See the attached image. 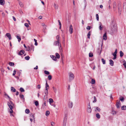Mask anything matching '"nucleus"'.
Instances as JSON below:
<instances>
[{"instance_id":"15","label":"nucleus","mask_w":126,"mask_h":126,"mask_svg":"<svg viewBox=\"0 0 126 126\" xmlns=\"http://www.w3.org/2000/svg\"><path fill=\"white\" fill-rule=\"evenodd\" d=\"M110 64L111 66H113V65L114 62L111 59H110L109 61Z\"/></svg>"},{"instance_id":"50","label":"nucleus","mask_w":126,"mask_h":126,"mask_svg":"<svg viewBox=\"0 0 126 126\" xmlns=\"http://www.w3.org/2000/svg\"><path fill=\"white\" fill-rule=\"evenodd\" d=\"M120 100L121 101L123 102L124 100V98L123 97H122L120 98Z\"/></svg>"},{"instance_id":"42","label":"nucleus","mask_w":126,"mask_h":126,"mask_svg":"<svg viewBox=\"0 0 126 126\" xmlns=\"http://www.w3.org/2000/svg\"><path fill=\"white\" fill-rule=\"evenodd\" d=\"M93 56V53H90L89 54V56L90 57H92Z\"/></svg>"},{"instance_id":"38","label":"nucleus","mask_w":126,"mask_h":126,"mask_svg":"<svg viewBox=\"0 0 126 126\" xmlns=\"http://www.w3.org/2000/svg\"><path fill=\"white\" fill-rule=\"evenodd\" d=\"M91 81H92L91 82V83L92 84H94L95 83V81L94 79H92Z\"/></svg>"},{"instance_id":"14","label":"nucleus","mask_w":126,"mask_h":126,"mask_svg":"<svg viewBox=\"0 0 126 126\" xmlns=\"http://www.w3.org/2000/svg\"><path fill=\"white\" fill-rule=\"evenodd\" d=\"M50 56L53 60L55 61H56L57 60V59L56 57L54 56L53 55H51Z\"/></svg>"},{"instance_id":"11","label":"nucleus","mask_w":126,"mask_h":126,"mask_svg":"<svg viewBox=\"0 0 126 126\" xmlns=\"http://www.w3.org/2000/svg\"><path fill=\"white\" fill-rule=\"evenodd\" d=\"M6 35L8 37L9 40H11V34L9 33H6Z\"/></svg>"},{"instance_id":"63","label":"nucleus","mask_w":126,"mask_h":126,"mask_svg":"<svg viewBox=\"0 0 126 126\" xmlns=\"http://www.w3.org/2000/svg\"><path fill=\"white\" fill-rule=\"evenodd\" d=\"M54 124V122H52L51 123V124L52 126H53V124Z\"/></svg>"},{"instance_id":"51","label":"nucleus","mask_w":126,"mask_h":126,"mask_svg":"<svg viewBox=\"0 0 126 126\" xmlns=\"http://www.w3.org/2000/svg\"><path fill=\"white\" fill-rule=\"evenodd\" d=\"M91 28V27L90 26H88L86 28V29L88 30H90Z\"/></svg>"},{"instance_id":"3","label":"nucleus","mask_w":126,"mask_h":126,"mask_svg":"<svg viewBox=\"0 0 126 126\" xmlns=\"http://www.w3.org/2000/svg\"><path fill=\"white\" fill-rule=\"evenodd\" d=\"M49 86L47 83V82L46 81L45 85V94L46 96H47L48 94V89H49Z\"/></svg>"},{"instance_id":"61","label":"nucleus","mask_w":126,"mask_h":126,"mask_svg":"<svg viewBox=\"0 0 126 126\" xmlns=\"http://www.w3.org/2000/svg\"><path fill=\"white\" fill-rule=\"evenodd\" d=\"M123 65L125 66V67L126 68V63H123Z\"/></svg>"},{"instance_id":"30","label":"nucleus","mask_w":126,"mask_h":126,"mask_svg":"<svg viewBox=\"0 0 126 126\" xmlns=\"http://www.w3.org/2000/svg\"><path fill=\"white\" fill-rule=\"evenodd\" d=\"M49 102L50 104H51L53 102V100L52 98H49Z\"/></svg>"},{"instance_id":"49","label":"nucleus","mask_w":126,"mask_h":126,"mask_svg":"<svg viewBox=\"0 0 126 126\" xmlns=\"http://www.w3.org/2000/svg\"><path fill=\"white\" fill-rule=\"evenodd\" d=\"M54 7L55 9H57L58 8V6L57 5H56L55 4H54Z\"/></svg>"},{"instance_id":"56","label":"nucleus","mask_w":126,"mask_h":126,"mask_svg":"<svg viewBox=\"0 0 126 126\" xmlns=\"http://www.w3.org/2000/svg\"><path fill=\"white\" fill-rule=\"evenodd\" d=\"M37 87L38 89H40L41 88L40 85H38L37 86Z\"/></svg>"},{"instance_id":"40","label":"nucleus","mask_w":126,"mask_h":126,"mask_svg":"<svg viewBox=\"0 0 126 126\" xmlns=\"http://www.w3.org/2000/svg\"><path fill=\"white\" fill-rule=\"evenodd\" d=\"M48 78L49 80H50L52 78V76L51 75H49L48 76Z\"/></svg>"},{"instance_id":"62","label":"nucleus","mask_w":126,"mask_h":126,"mask_svg":"<svg viewBox=\"0 0 126 126\" xmlns=\"http://www.w3.org/2000/svg\"><path fill=\"white\" fill-rule=\"evenodd\" d=\"M42 16H40L39 17V18L40 19H41L42 18Z\"/></svg>"},{"instance_id":"20","label":"nucleus","mask_w":126,"mask_h":126,"mask_svg":"<svg viewBox=\"0 0 126 126\" xmlns=\"http://www.w3.org/2000/svg\"><path fill=\"white\" fill-rule=\"evenodd\" d=\"M11 91L12 92H16V90L14 87H12L11 88Z\"/></svg>"},{"instance_id":"43","label":"nucleus","mask_w":126,"mask_h":126,"mask_svg":"<svg viewBox=\"0 0 126 126\" xmlns=\"http://www.w3.org/2000/svg\"><path fill=\"white\" fill-rule=\"evenodd\" d=\"M19 5L21 7H22L23 6V5L22 3L21 2H20L19 3Z\"/></svg>"},{"instance_id":"5","label":"nucleus","mask_w":126,"mask_h":126,"mask_svg":"<svg viewBox=\"0 0 126 126\" xmlns=\"http://www.w3.org/2000/svg\"><path fill=\"white\" fill-rule=\"evenodd\" d=\"M118 12L120 15L121 14V12L122 10V7L121 5L119 4L118 5Z\"/></svg>"},{"instance_id":"57","label":"nucleus","mask_w":126,"mask_h":126,"mask_svg":"<svg viewBox=\"0 0 126 126\" xmlns=\"http://www.w3.org/2000/svg\"><path fill=\"white\" fill-rule=\"evenodd\" d=\"M114 56V57L113 58V60H114L116 58H117V56Z\"/></svg>"},{"instance_id":"36","label":"nucleus","mask_w":126,"mask_h":126,"mask_svg":"<svg viewBox=\"0 0 126 126\" xmlns=\"http://www.w3.org/2000/svg\"><path fill=\"white\" fill-rule=\"evenodd\" d=\"M30 58V57H29V56H28L26 57H25V59L27 60H29Z\"/></svg>"},{"instance_id":"53","label":"nucleus","mask_w":126,"mask_h":126,"mask_svg":"<svg viewBox=\"0 0 126 126\" xmlns=\"http://www.w3.org/2000/svg\"><path fill=\"white\" fill-rule=\"evenodd\" d=\"M94 100L93 101V102H95L96 101V97L95 96L94 97Z\"/></svg>"},{"instance_id":"44","label":"nucleus","mask_w":126,"mask_h":126,"mask_svg":"<svg viewBox=\"0 0 126 126\" xmlns=\"http://www.w3.org/2000/svg\"><path fill=\"white\" fill-rule=\"evenodd\" d=\"M56 39L57 40V41H60V37L59 35H57V36Z\"/></svg>"},{"instance_id":"26","label":"nucleus","mask_w":126,"mask_h":126,"mask_svg":"<svg viewBox=\"0 0 126 126\" xmlns=\"http://www.w3.org/2000/svg\"><path fill=\"white\" fill-rule=\"evenodd\" d=\"M102 24L101 22H99V28L100 30H101L102 29V27H101Z\"/></svg>"},{"instance_id":"59","label":"nucleus","mask_w":126,"mask_h":126,"mask_svg":"<svg viewBox=\"0 0 126 126\" xmlns=\"http://www.w3.org/2000/svg\"><path fill=\"white\" fill-rule=\"evenodd\" d=\"M38 68V66L37 65L36 66V67L34 68V69H37Z\"/></svg>"},{"instance_id":"54","label":"nucleus","mask_w":126,"mask_h":126,"mask_svg":"<svg viewBox=\"0 0 126 126\" xmlns=\"http://www.w3.org/2000/svg\"><path fill=\"white\" fill-rule=\"evenodd\" d=\"M34 47L33 46H31V47L30 48V50H34Z\"/></svg>"},{"instance_id":"1","label":"nucleus","mask_w":126,"mask_h":126,"mask_svg":"<svg viewBox=\"0 0 126 126\" xmlns=\"http://www.w3.org/2000/svg\"><path fill=\"white\" fill-rule=\"evenodd\" d=\"M110 29L112 32H115L117 30V26L116 22L112 20L110 23Z\"/></svg>"},{"instance_id":"27","label":"nucleus","mask_w":126,"mask_h":126,"mask_svg":"<svg viewBox=\"0 0 126 126\" xmlns=\"http://www.w3.org/2000/svg\"><path fill=\"white\" fill-rule=\"evenodd\" d=\"M121 109L122 110H125L126 109V106L124 105L121 107Z\"/></svg>"},{"instance_id":"6","label":"nucleus","mask_w":126,"mask_h":126,"mask_svg":"<svg viewBox=\"0 0 126 126\" xmlns=\"http://www.w3.org/2000/svg\"><path fill=\"white\" fill-rule=\"evenodd\" d=\"M67 120V118L66 116L65 117H64V120L63 121V126H66V124Z\"/></svg>"},{"instance_id":"4","label":"nucleus","mask_w":126,"mask_h":126,"mask_svg":"<svg viewBox=\"0 0 126 126\" xmlns=\"http://www.w3.org/2000/svg\"><path fill=\"white\" fill-rule=\"evenodd\" d=\"M69 81H70L71 80L73 79L74 78V74L71 72L69 73Z\"/></svg>"},{"instance_id":"9","label":"nucleus","mask_w":126,"mask_h":126,"mask_svg":"<svg viewBox=\"0 0 126 126\" xmlns=\"http://www.w3.org/2000/svg\"><path fill=\"white\" fill-rule=\"evenodd\" d=\"M116 106L117 108H118L120 107L121 106V103L120 101H119L116 103Z\"/></svg>"},{"instance_id":"22","label":"nucleus","mask_w":126,"mask_h":126,"mask_svg":"<svg viewBox=\"0 0 126 126\" xmlns=\"http://www.w3.org/2000/svg\"><path fill=\"white\" fill-rule=\"evenodd\" d=\"M117 53V49H116L115 50V51L114 52V53L112 55L113 56H117L116 54Z\"/></svg>"},{"instance_id":"41","label":"nucleus","mask_w":126,"mask_h":126,"mask_svg":"<svg viewBox=\"0 0 126 126\" xmlns=\"http://www.w3.org/2000/svg\"><path fill=\"white\" fill-rule=\"evenodd\" d=\"M20 91L21 92H24L25 91V90L23 88L21 87L20 88Z\"/></svg>"},{"instance_id":"35","label":"nucleus","mask_w":126,"mask_h":126,"mask_svg":"<svg viewBox=\"0 0 126 126\" xmlns=\"http://www.w3.org/2000/svg\"><path fill=\"white\" fill-rule=\"evenodd\" d=\"M58 46L59 49L60 50V51H62V48L61 46V44H60L59 45V46Z\"/></svg>"},{"instance_id":"58","label":"nucleus","mask_w":126,"mask_h":126,"mask_svg":"<svg viewBox=\"0 0 126 126\" xmlns=\"http://www.w3.org/2000/svg\"><path fill=\"white\" fill-rule=\"evenodd\" d=\"M13 20L14 21H16V19L15 18V17H14V16H13Z\"/></svg>"},{"instance_id":"19","label":"nucleus","mask_w":126,"mask_h":126,"mask_svg":"<svg viewBox=\"0 0 126 126\" xmlns=\"http://www.w3.org/2000/svg\"><path fill=\"white\" fill-rule=\"evenodd\" d=\"M116 7V3L115 2H114L113 4V8L115 10Z\"/></svg>"},{"instance_id":"13","label":"nucleus","mask_w":126,"mask_h":126,"mask_svg":"<svg viewBox=\"0 0 126 126\" xmlns=\"http://www.w3.org/2000/svg\"><path fill=\"white\" fill-rule=\"evenodd\" d=\"M73 106V103L72 102H69L68 103V106L69 108H71Z\"/></svg>"},{"instance_id":"48","label":"nucleus","mask_w":126,"mask_h":126,"mask_svg":"<svg viewBox=\"0 0 126 126\" xmlns=\"http://www.w3.org/2000/svg\"><path fill=\"white\" fill-rule=\"evenodd\" d=\"M96 19L98 21H99V16H98V14H96Z\"/></svg>"},{"instance_id":"2","label":"nucleus","mask_w":126,"mask_h":126,"mask_svg":"<svg viewBox=\"0 0 126 126\" xmlns=\"http://www.w3.org/2000/svg\"><path fill=\"white\" fill-rule=\"evenodd\" d=\"M7 104L11 110L10 111V112L11 114L13 112L12 109L13 106H14V104L12 101H10V102H8Z\"/></svg>"},{"instance_id":"29","label":"nucleus","mask_w":126,"mask_h":126,"mask_svg":"<svg viewBox=\"0 0 126 126\" xmlns=\"http://www.w3.org/2000/svg\"><path fill=\"white\" fill-rule=\"evenodd\" d=\"M25 112L27 114H28L30 112V110L29 109H27L25 110Z\"/></svg>"},{"instance_id":"12","label":"nucleus","mask_w":126,"mask_h":126,"mask_svg":"<svg viewBox=\"0 0 126 126\" xmlns=\"http://www.w3.org/2000/svg\"><path fill=\"white\" fill-rule=\"evenodd\" d=\"M103 39L104 40H106L107 39V33L106 32L105 33L103 36Z\"/></svg>"},{"instance_id":"17","label":"nucleus","mask_w":126,"mask_h":126,"mask_svg":"<svg viewBox=\"0 0 126 126\" xmlns=\"http://www.w3.org/2000/svg\"><path fill=\"white\" fill-rule=\"evenodd\" d=\"M87 111L88 112L91 113V112L92 110L91 109L90 106V107H88Z\"/></svg>"},{"instance_id":"55","label":"nucleus","mask_w":126,"mask_h":126,"mask_svg":"<svg viewBox=\"0 0 126 126\" xmlns=\"http://www.w3.org/2000/svg\"><path fill=\"white\" fill-rule=\"evenodd\" d=\"M25 26L27 27H29V25L27 23H25Z\"/></svg>"},{"instance_id":"46","label":"nucleus","mask_w":126,"mask_h":126,"mask_svg":"<svg viewBox=\"0 0 126 126\" xmlns=\"http://www.w3.org/2000/svg\"><path fill=\"white\" fill-rule=\"evenodd\" d=\"M53 89L54 92H55L56 93V88L54 87H53Z\"/></svg>"},{"instance_id":"39","label":"nucleus","mask_w":126,"mask_h":126,"mask_svg":"<svg viewBox=\"0 0 126 126\" xmlns=\"http://www.w3.org/2000/svg\"><path fill=\"white\" fill-rule=\"evenodd\" d=\"M44 73L45 74L47 75H49V72L48 71L46 70L45 71Z\"/></svg>"},{"instance_id":"31","label":"nucleus","mask_w":126,"mask_h":126,"mask_svg":"<svg viewBox=\"0 0 126 126\" xmlns=\"http://www.w3.org/2000/svg\"><path fill=\"white\" fill-rule=\"evenodd\" d=\"M9 65L11 66H13L14 65V63L12 62H10L9 63Z\"/></svg>"},{"instance_id":"52","label":"nucleus","mask_w":126,"mask_h":126,"mask_svg":"<svg viewBox=\"0 0 126 126\" xmlns=\"http://www.w3.org/2000/svg\"><path fill=\"white\" fill-rule=\"evenodd\" d=\"M16 70H14L13 71V76H14L15 75V74H16Z\"/></svg>"},{"instance_id":"21","label":"nucleus","mask_w":126,"mask_h":126,"mask_svg":"<svg viewBox=\"0 0 126 126\" xmlns=\"http://www.w3.org/2000/svg\"><path fill=\"white\" fill-rule=\"evenodd\" d=\"M56 55V58H57L58 59H59L60 58V56L59 54L58 53H56L55 54Z\"/></svg>"},{"instance_id":"24","label":"nucleus","mask_w":126,"mask_h":126,"mask_svg":"<svg viewBox=\"0 0 126 126\" xmlns=\"http://www.w3.org/2000/svg\"><path fill=\"white\" fill-rule=\"evenodd\" d=\"M120 56L121 57H122L124 55V53L122 51H120Z\"/></svg>"},{"instance_id":"34","label":"nucleus","mask_w":126,"mask_h":126,"mask_svg":"<svg viewBox=\"0 0 126 126\" xmlns=\"http://www.w3.org/2000/svg\"><path fill=\"white\" fill-rule=\"evenodd\" d=\"M102 62L103 64H105L106 63L105 60L103 58L101 59Z\"/></svg>"},{"instance_id":"10","label":"nucleus","mask_w":126,"mask_h":126,"mask_svg":"<svg viewBox=\"0 0 126 126\" xmlns=\"http://www.w3.org/2000/svg\"><path fill=\"white\" fill-rule=\"evenodd\" d=\"M25 52V51L24 50H22L18 52V54L19 55H21L24 54Z\"/></svg>"},{"instance_id":"64","label":"nucleus","mask_w":126,"mask_h":126,"mask_svg":"<svg viewBox=\"0 0 126 126\" xmlns=\"http://www.w3.org/2000/svg\"><path fill=\"white\" fill-rule=\"evenodd\" d=\"M30 48L29 47H28V49H27V50L28 51H29L30 50Z\"/></svg>"},{"instance_id":"23","label":"nucleus","mask_w":126,"mask_h":126,"mask_svg":"<svg viewBox=\"0 0 126 126\" xmlns=\"http://www.w3.org/2000/svg\"><path fill=\"white\" fill-rule=\"evenodd\" d=\"M16 37L18 39V41L19 42L21 41V39L20 36L19 37L18 36H16Z\"/></svg>"},{"instance_id":"7","label":"nucleus","mask_w":126,"mask_h":126,"mask_svg":"<svg viewBox=\"0 0 126 126\" xmlns=\"http://www.w3.org/2000/svg\"><path fill=\"white\" fill-rule=\"evenodd\" d=\"M60 41H55L53 43V45L55 46H59V45L61 43H60Z\"/></svg>"},{"instance_id":"47","label":"nucleus","mask_w":126,"mask_h":126,"mask_svg":"<svg viewBox=\"0 0 126 126\" xmlns=\"http://www.w3.org/2000/svg\"><path fill=\"white\" fill-rule=\"evenodd\" d=\"M20 98H23V99H24V96L23 95V94H22V95H21V94H20Z\"/></svg>"},{"instance_id":"45","label":"nucleus","mask_w":126,"mask_h":126,"mask_svg":"<svg viewBox=\"0 0 126 126\" xmlns=\"http://www.w3.org/2000/svg\"><path fill=\"white\" fill-rule=\"evenodd\" d=\"M35 104L36 106H37L39 105L38 102V101H36L35 102Z\"/></svg>"},{"instance_id":"25","label":"nucleus","mask_w":126,"mask_h":126,"mask_svg":"<svg viewBox=\"0 0 126 126\" xmlns=\"http://www.w3.org/2000/svg\"><path fill=\"white\" fill-rule=\"evenodd\" d=\"M117 112H116L114 110H112L111 112V113L113 115H115V114L117 113Z\"/></svg>"},{"instance_id":"8","label":"nucleus","mask_w":126,"mask_h":126,"mask_svg":"<svg viewBox=\"0 0 126 126\" xmlns=\"http://www.w3.org/2000/svg\"><path fill=\"white\" fill-rule=\"evenodd\" d=\"M69 32L70 34H71L73 32V29L72 25H70L69 28Z\"/></svg>"},{"instance_id":"18","label":"nucleus","mask_w":126,"mask_h":126,"mask_svg":"<svg viewBox=\"0 0 126 126\" xmlns=\"http://www.w3.org/2000/svg\"><path fill=\"white\" fill-rule=\"evenodd\" d=\"M95 111H98L99 112H100V111L101 109L98 107H95Z\"/></svg>"},{"instance_id":"28","label":"nucleus","mask_w":126,"mask_h":126,"mask_svg":"<svg viewBox=\"0 0 126 126\" xmlns=\"http://www.w3.org/2000/svg\"><path fill=\"white\" fill-rule=\"evenodd\" d=\"M96 117L98 119H99L100 118V116L98 113L96 114Z\"/></svg>"},{"instance_id":"32","label":"nucleus","mask_w":126,"mask_h":126,"mask_svg":"<svg viewBox=\"0 0 126 126\" xmlns=\"http://www.w3.org/2000/svg\"><path fill=\"white\" fill-rule=\"evenodd\" d=\"M123 8H126V2H124L123 4Z\"/></svg>"},{"instance_id":"33","label":"nucleus","mask_w":126,"mask_h":126,"mask_svg":"<svg viewBox=\"0 0 126 126\" xmlns=\"http://www.w3.org/2000/svg\"><path fill=\"white\" fill-rule=\"evenodd\" d=\"M50 114V112L49 111H47L46 112V115L47 116Z\"/></svg>"},{"instance_id":"16","label":"nucleus","mask_w":126,"mask_h":126,"mask_svg":"<svg viewBox=\"0 0 126 126\" xmlns=\"http://www.w3.org/2000/svg\"><path fill=\"white\" fill-rule=\"evenodd\" d=\"M5 3L4 0H0V4L3 5Z\"/></svg>"},{"instance_id":"37","label":"nucleus","mask_w":126,"mask_h":126,"mask_svg":"<svg viewBox=\"0 0 126 126\" xmlns=\"http://www.w3.org/2000/svg\"><path fill=\"white\" fill-rule=\"evenodd\" d=\"M90 32H91L90 31L88 33L87 35L89 39H90V36L91 35Z\"/></svg>"},{"instance_id":"60","label":"nucleus","mask_w":126,"mask_h":126,"mask_svg":"<svg viewBox=\"0 0 126 126\" xmlns=\"http://www.w3.org/2000/svg\"><path fill=\"white\" fill-rule=\"evenodd\" d=\"M19 94V93L18 91H17L16 92V95H18Z\"/></svg>"}]
</instances>
